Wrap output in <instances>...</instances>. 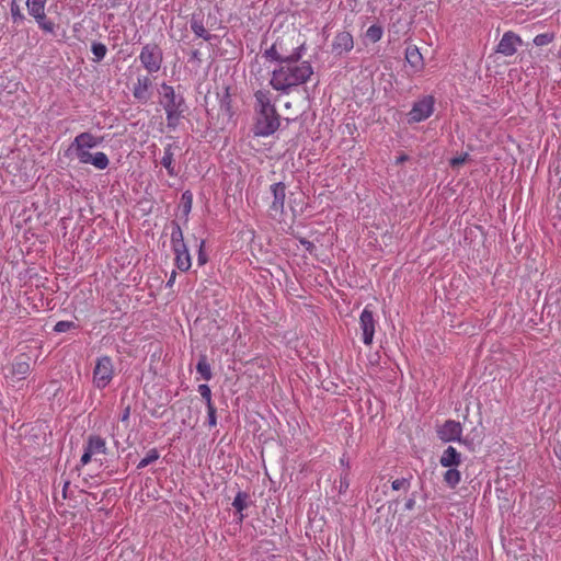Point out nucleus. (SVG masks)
Returning a JSON list of instances; mask_svg holds the SVG:
<instances>
[{"instance_id": "obj_1", "label": "nucleus", "mask_w": 561, "mask_h": 561, "mask_svg": "<svg viewBox=\"0 0 561 561\" xmlns=\"http://www.w3.org/2000/svg\"><path fill=\"white\" fill-rule=\"evenodd\" d=\"M312 75L310 62L300 60L298 55H290L273 70L271 85L277 91L288 92L291 88L306 83Z\"/></svg>"}, {"instance_id": "obj_2", "label": "nucleus", "mask_w": 561, "mask_h": 561, "mask_svg": "<svg viewBox=\"0 0 561 561\" xmlns=\"http://www.w3.org/2000/svg\"><path fill=\"white\" fill-rule=\"evenodd\" d=\"M254 96L256 102V118L253 133L255 136H271L279 128V115L275 106L271 103L268 91H256Z\"/></svg>"}, {"instance_id": "obj_3", "label": "nucleus", "mask_w": 561, "mask_h": 561, "mask_svg": "<svg viewBox=\"0 0 561 561\" xmlns=\"http://www.w3.org/2000/svg\"><path fill=\"white\" fill-rule=\"evenodd\" d=\"M102 141L103 137L84 131L75 137L70 149L75 151L80 163L92 164L98 170H105L110 164L108 157L102 151L90 152V149L99 146Z\"/></svg>"}, {"instance_id": "obj_4", "label": "nucleus", "mask_w": 561, "mask_h": 561, "mask_svg": "<svg viewBox=\"0 0 561 561\" xmlns=\"http://www.w3.org/2000/svg\"><path fill=\"white\" fill-rule=\"evenodd\" d=\"M161 104L167 114L169 127H175L184 113V100L181 95H176L173 87L163 83Z\"/></svg>"}, {"instance_id": "obj_5", "label": "nucleus", "mask_w": 561, "mask_h": 561, "mask_svg": "<svg viewBox=\"0 0 561 561\" xmlns=\"http://www.w3.org/2000/svg\"><path fill=\"white\" fill-rule=\"evenodd\" d=\"M114 375L113 359L110 356L99 357L93 369V385L98 389H104L111 383Z\"/></svg>"}, {"instance_id": "obj_6", "label": "nucleus", "mask_w": 561, "mask_h": 561, "mask_svg": "<svg viewBox=\"0 0 561 561\" xmlns=\"http://www.w3.org/2000/svg\"><path fill=\"white\" fill-rule=\"evenodd\" d=\"M139 60L149 73L158 72L163 61L162 50L157 44H146L141 48Z\"/></svg>"}, {"instance_id": "obj_7", "label": "nucleus", "mask_w": 561, "mask_h": 561, "mask_svg": "<svg viewBox=\"0 0 561 561\" xmlns=\"http://www.w3.org/2000/svg\"><path fill=\"white\" fill-rule=\"evenodd\" d=\"M31 371L30 358L21 354L7 367L4 378L9 385L24 380Z\"/></svg>"}, {"instance_id": "obj_8", "label": "nucleus", "mask_w": 561, "mask_h": 561, "mask_svg": "<svg viewBox=\"0 0 561 561\" xmlns=\"http://www.w3.org/2000/svg\"><path fill=\"white\" fill-rule=\"evenodd\" d=\"M435 100L431 95L423 96L416 101L408 113V122L420 123L427 119L434 112Z\"/></svg>"}, {"instance_id": "obj_9", "label": "nucleus", "mask_w": 561, "mask_h": 561, "mask_svg": "<svg viewBox=\"0 0 561 561\" xmlns=\"http://www.w3.org/2000/svg\"><path fill=\"white\" fill-rule=\"evenodd\" d=\"M376 320L369 306H366L359 316V328L362 330V341L366 345H371L375 336Z\"/></svg>"}, {"instance_id": "obj_10", "label": "nucleus", "mask_w": 561, "mask_h": 561, "mask_svg": "<svg viewBox=\"0 0 561 561\" xmlns=\"http://www.w3.org/2000/svg\"><path fill=\"white\" fill-rule=\"evenodd\" d=\"M106 450V440L103 437L90 435L84 447V453L80 459L81 465H88L94 455H105Z\"/></svg>"}, {"instance_id": "obj_11", "label": "nucleus", "mask_w": 561, "mask_h": 561, "mask_svg": "<svg viewBox=\"0 0 561 561\" xmlns=\"http://www.w3.org/2000/svg\"><path fill=\"white\" fill-rule=\"evenodd\" d=\"M273 201L268 207L270 215L273 217L284 214V205L286 197V186L283 182L274 183L270 186Z\"/></svg>"}, {"instance_id": "obj_12", "label": "nucleus", "mask_w": 561, "mask_h": 561, "mask_svg": "<svg viewBox=\"0 0 561 561\" xmlns=\"http://www.w3.org/2000/svg\"><path fill=\"white\" fill-rule=\"evenodd\" d=\"M152 80L149 76H138L133 87L134 98L141 104H146L151 98Z\"/></svg>"}, {"instance_id": "obj_13", "label": "nucleus", "mask_w": 561, "mask_h": 561, "mask_svg": "<svg viewBox=\"0 0 561 561\" xmlns=\"http://www.w3.org/2000/svg\"><path fill=\"white\" fill-rule=\"evenodd\" d=\"M522 43V38L517 34L511 31L505 32L497 44V53L506 57L513 56Z\"/></svg>"}, {"instance_id": "obj_14", "label": "nucleus", "mask_w": 561, "mask_h": 561, "mask_svg": "<svg viewBox=\"0 0 561 561\" xmlns=\"http://www.w3.org/2000/svg\"><path fill=\"white\" fill-rule=\"evenodd\" d=\"M437 434L444 442L460 440L462 426L458 421L448 420L438 428Z\"/></svg>"}, {"instance_id": "obj_15", "label": "nucleus", "mask_w": 561, "mask_h": 561, "mask_svg": "<svg viewBox=\"0 0 561 561\" xmlns=\"http://www.w3.org/2000/svg\"><path fill=\"white\" fill-rule=\"evenodd\" d=\"M354 47L353 35L350 32H339L332 42V51L335 55H344L350 53Z\"/></svg>"}, {"instance_id": "obj_16", "label": "nucleus", "mask_w": 561, "mask_h": 561, "mask_svg": "<svg viewBox=\"0 0 561 561\" xmlns=\"http://www.w3.org/2000/svg\"><path fill=\"white\" fill-rule=\"evenodd\" d=\"M439 463L445 468L458 467L461 463V454L453 446H448L442 454Z\"/></svg>"}, {"instance_id": "obj_17", "label": "nucleus", "mask_w": 561, "mask_h": 561, "mask_svg": "<svg viewBox=\"0 0 561 561\" xmlns=\"http://www.w3.org/2000/svg\"><path fill=\"white\" fill-rule=\"evenodd\" d=\"M175 254V265L182 271L186 272L191 268L192 261L186 245L172 249Z\"/></svg>"}, {"instance_id": "obj_18", "label": "nucleus", "mask_w": 561, "mask_h": 561, "mask_svg": "<svg viewBox=\"0 0 561 561\" xmlns=\"http://www.w3.org/2000/svg\"><path fill=\"white\" fill-rule=\"evenodd\" d=\"M405 59L408 64L415 70L421 71L424 68L423 56L417 46L410 45L405 49Z\"/></svg>"}, {"instance_id": "obj_19", "label": "nucleus", "mask_w": 561, "mask_h": 561, "mask_svg": "<svg viewBox=\"0 0 561 561\" xmlns=\"http://www.w3.org/2000/svg\"><path fill=\"white\" fill-rule=\"evenodd\" d=\"M174 148L175 146L172 144L167 145L163 149V156L161 159V164L167 169L170 176H175L178 174L174 167Z\"/></svg>"}, {"instance_id": "obj_20", "label": "nucleus", "mask_w": 561, "mask_h": 561, "mask_svg": "<svg viewBox=\"0 0 561 561\" xmlns=\"http://www.w3.org/2000/svg\"><path fill=\"white\" fill-rule=\"evenodd\" d=\"M264 56L268 60L279 61L287 59L290 55H286L283 50V44L280 41H276L268 49L265 50Z\"/></svg>"}, {"instance_id": "obj_21", "label": "nucleus", "mask_w": 561, "mask_h": 561, "mask_svg": "<svg viewBox=\"0 0 561 561\" xmlns=\"http://www.w3.org/2000/svg\"><path fill=\"white\" fill-rule=\"evenodd\" d=\"M47 0H26V8L35 20L45 18V7Z\"/></svg>"}, {"instance_id": "obj_22", "label": "nucleus", "mask_w": 561, "mask_h": 561, "mask_svg": "<svg viewBox=\"0 0 561 561\" xmlns=\"http://www.w3.org/2000/svg\"><path fill=\"white\" fill-rule=\"evenodd\" d=\"M249 495L245 492L239 491L233 499L232 506L239 513V522H242L244 518L243 511L248 507Z\"/></svg>"}, {"instance_id": "obj_23", "label": "nucleus", "mask_w": 561, "mask_h": 561, "mask_svg": "<svg viewBox=\"0 0 561 561\" xmlns=\"http://www.w3.org/2000/svg\"><path fill=\"white\" fill-rule=\"evenodd\" d=\"M196 370L206 381H209L213 378L211 368L206 355L199 356L198 363L196 365Z\"/></svg>"}, {"instance_id": "obj_24", "label": "nucleus", "mask_w": 561, "mask_h": 561, "mask_svg": "<svg viewBox=\"0 0 561 561\" xmlns=\"http://www.w3.org/2000/svg\"><path fill=\"white\" fill-rule=\"evenodd\" d=\"M171 245L172 249L186 245L182 228L176 221L172 222Z\"/></svg>"}, {"instance_id": "obj_25", "label": "nucleus", "mask_w": 561, "mask_h": 561, "mask_svg": "<svg viewBox=\"0 0 561 561\" xmlns=\"http://www.w3.org/2000/svg\"><path fill=\"white\" fill-rule=\"evenodd\" d=\"M461 481V473L457 467L448 468L444 473V482L451 489L456 488Z\"/></svg>"}, {"instance_id": "obj_26", "label": "nucleus", "mask_w": 561, "mask_h": 561, "mask_svg": "<svg viewBox=\"0 0 561 561\" xmlns=\"http://www.w3.org/2000/svg\"><path fill=\"white\" fill-rule=\"evenodd\" d=\"M193 205V194L190 191H185L181 196L180 208L185 217V221L188 220V215L192 210Z\"/></svg>"}, {"instance_id": "obj_27", "label": "nucleus", "mask_w": 561, "mask_h": 561, "mask_svg": "<svg viewBox=\"0 0 561 561\" xmlns=\"http://www.w3.org/2000/svg\"><path fill=\"white\" fill-rule=\"evenodd\" d=\"M383 35V28L380 25H370L365 33L366 38L371 43H377Z\"/></svg>"}, {"instance_id": "obj_28", "label": "nucleus", "mask_w": 561, "mask_h": 561, "mask_svg": "<svg viewBox=\"0 0 561 561\" xmlns=\"http://www.w3.org/2000/svg\"><path fill=\"white\" fill-rule=\"evenodd\" d=\"M160 457L158 450L156 448H152L150 449L146 457H144L137 465V469L140 470V469H144L146 468L147 466H149L150 463L154 462L156 460H158Z\"/></svg>"}, {"instance_id": "obj_29", "label": "nucleus", "mask_w": 561, "mask_h": 561, "mask_svg": "<svg viewBox=\"0 0 561 561\" xmlns=\"http://www.w3.org/2000/svg\"><path fill=\"white\" fill-rule=\"evenodd\" d=\"M198 392L201 397L205 400L206 407L214 405L213 399H211V390L208 385L202 383L198 386Z\"/></svg>"}, {"instance_id": "obj_30", "label": "nucleus", "mask_w": 561, "mask_h": 561, "mask_svg": "<svg viewBox=\"0 0 561 561\" xmlns=\"http://www.w3.org/2000/svg\"><path fill=\"white\" fill-rule=\"evenodd\" d=\"M191 28L197 37H203L204 39L209 38V34L207 30L204 27L203 23L194 21L191 24Z\"/></svg>"}, {"instance_id": "obj_31", "label": "nucleus", "mask_w": 561, "mask_h": 561, "mask_svg": "<svg viewBox=\"0 0 561 561\" xmlns=\"http://www.w3.org/2000/svg\"><path fill=\"white\" fill-rule=\"evenodd\" d=\"M91 50H92L93 55L95 56L96 60L103 59L107 51L106 46L102 43H93Z\"/></svg>"}, {"instance_id": "obj_32", "label": "nucleus", "mask_w": 561, "mask_h": 561, "mask_svg": "<svg viewBox=\"0 0 561 561\" xmlns=\"http://www.w3.org/2000/svg\"><path fill=\"white\" fill-rule=\"evenodd\" d=\"M75 328L76 324L72 321H58L54 327V331L58 333H64Z\"/></svg>"}, {"instance_id": "obj_33", "label": "nucleus", "mask_w": 561, "mask_h": 561, "mask_svg": "<svg viewBox=\"0 0 561 561\" xmlns=\"http://www.w3.org/2000/svg\"><path fill=\"white\" fill-rule=\"evenodd\" d=\"M391 488L394 491H399V490L408 491L410 488V481L405 478L396 479L394 481H392Z\"/></svg>"}, {"instance_id": "obj_34", "label": "nucleus", "mask_w": 561, "mask_h": 561, "mask_svg": "<svg viewBox=\"0 0 561 561\" xmlns=\"http://www.w3.org/2000/svg\"><path fill=\"white\" fill-rule=\"evenodd\" d=\"M204 248H205V240H199V244H198V257H197V261H198V265H204L206 264L207 262V255L204 251Z\"/></svg>"}, {"instance_id": "obj_35", "label": "nucleus", "mask_w": 561, "mask_h": 561, "mask_svg": "<svg viewBox=\"0 0 561 561\" xmlns=\"http://www.w3.org/2000/svg\"><path fill=\"white\" fill-rule=\"evenodd\" d=\"M552 41V36L549 34H539L534 38V43L537 46L548 45Z\"/></svg>"}, {"instance_id": "obj_36", "label": "nucleus", "mask_w": 561, "mask_h": 561, "mask_svg": "<svg viewBox=\"0 0 561 561\" xmlns=\"http://www.w3.org/2000/svg\"><path fill=\"white\" fill-rule=\"evenodd\" d=\"M207 413H208V425L210 427H214L217 425V416H216V407L209 405L207 407Z\"/></svg>"}, {"instance_id": "obj_37", "label": "nucleus", "mask_w": 561, "mask_h": 561, "mask_svg": "<svg viewBox=\"0 0 561 561\" xmlns=\"http://www.w3.org/2000/svg\"><path fill=\"white\" fill-rule=\"evenodd\" d=\"M36 22L38 23L39 27L46 32H53L54 31V23L51 21H47L46 16L43 19H36Z\"/></svg>"}, {"instance_id": "obj_38", "label": "nucleus", "mask_w": 561, "mask_h": 561, "mask_svg": "<svg viewBox=\"0 0 561 561\" xmlns=\"http://www.w3.org/2000/svg\"><path fill=\"white\" fill-rule=\"evenodd\" d=\"M466 159H467V154L455 157L450 160V165L454 168L459 167L466 162Z\"/></svg>"}, {"instance_id": "obj_39", "label": "nucleus", "mask_w": 561, "mask_h": 561, "mask_svg": "<svg viewBox=\"0 0 561 561\" xmlns=\"http://www.w3.org/2000/svg\"><path fill=\"white\" fill-rule=\"evenodd\" d=\"M300 243L309 251L312 252L314 245L311 241H308L306 239H300Z\"/></svg>"}, {"instance_id": "obj_40", "label": "nucleus", "mask_w": 561, "mask_h": 561, "mask_svg": "<svg viewBox=\"0 0 561 561\" xmlns=\"http://www.w3.org/2000/svg\"><path fill=\"white\" fill-rule=\"evenodd\" d=\"M129 415H130V407L128 405V407L125 408V410H124V412H123V414L121 416V421L122 422H127L128 419H129Z\"/></svg>"}, {"instance_id": "obj_41", "label": "nucleus", "mask_w": 561, "mask_h": 561, "mask_svg": "<svg viewBox=\"0 0 561 561\" xmlns=\"http://www.w3.org/2000/svg\"><path fill=\"white\" fill-rule=\"evenodd\" d=\"M175 278H176V273H175V271H173V272L171 273V275H170V277H169L168 282H167V286H168V287H172V286L174 285V283H175Z\"/></svg>"}, {"instance_id": "obj_42", "label": "nucleus", "mask_w": 561, "mask_h": 561, "mask_svg": "<svg viewBox=\"0 0 561 561\" xmlns=\"http://www.w3.org/2000/svg\"><path fill=\"white\" fill-rule=\"evenodd\" d=\"M520 561H537L535 557L529 554H523L520 556Z\"/></svg>"}, {"instance_id": "obj_43", "label": "nucleus", "mask_w": 561, "mask_h": 561, "mask_svg": "<svg viewBox=\"0 0 561 561\" xmlns=\"http://www.w3.org/2000/svg\"><path fill=\"white\" fill-rule=\"evenodd\" d=\"M407 160H408V156L407 154H401V156H399L397 158L396 163L397 164H401V163L405 162Z\"/></svg>"}, {"instance_id": "obj_44", "label": "nucleus", "mask_w": 561, "mask_h": 561, "mask_svg": "<svg viewBox=\"0 0 561 561\" xmlns=\"http://www.w3.org/2000/svg\"><path fill=\"white\" fill-rule=\"evenodd\" d=\"M415 504V501L413 499H410L407 503H405V508L407 510H412L413 506Z\"/></svg>"}, {"instance_id": "obj_45", "label": "nucleus", "mask_w": 561, "mask_h": 561, "mask_svg": "<svg viewBox=\"0 0 561 561\" xmlns=\"http://www.w3.org/2000/svg\"><path fill=\"white\" fill-rule=\"evenodd\" d=\"M556 454L561 459V444L559 445L558 449H556Z\"/></svg>"}, {"instance_id": "obj_46", "label": "nucleus", "mask_w": 561, "mask_h": 561, "mask_svg": "<svg viewBox=\"0 0 561 561\" xmlns=\"http://www.w3.org/2000/svg\"><path fill=\"white\" fill-rule=\"evenodd\" d=\"M343 486H345V488H347V486H348L347 481H345V482L341 481V485H340V488L342 489Z\"/></svg>"}]
</instances>
